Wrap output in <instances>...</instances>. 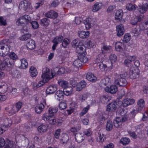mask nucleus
Instances as JSON below:
<instances>
[{"label": "nucleus", "mask_w": 148, "mask_h": 148, "mask_svg": "<svg viewBox=\"0 0 148 148\" xmlns=\"http://www.w3.org/2000/svg\"><path fill=\"white\" fill-rule=\"evenodd\" d=\"M120 112L121 116L116 117L114 119V126L117 128L121 127V126L122 122L125 121L128 118L126 115L123 116L124 115L126 114V112L123 109H120Z\"/></svg>", "instance_id": "1"}, {"label": "nucleus", "mask_w": 148, "mask_h": 148, "mask_svg": "<svg viewBox=\"0 0 148 148\" xmlns=\"http://www.w3.org/2000/svg\"><path fill=\"white\" fill-rule=\"evenodd\" d=\"M55 75V73L54 71H52L51 72L48 68L45 67L43 69L41 77L42 79H44V81L47 82L53 78Z\"/></svg>", "instance_id": "2"}, {"label": "nucleus", "mask_w": 148, "mask_h": 148, "mask_svg": "<svg viewBox=\"0 0 148 148\" xmlns=\"http://www.w3.org/2000/svg\"><path fill=\"white\" fill-rule=\"evenodd\" d=\"M4 148H16V145L14 142L7 138L5 140L2 138H0V147Z\"/></svg>", "instance_id": "3"}, {"label": "nucleus", "mask_w": 148, "mask_h": 148, "mask_svg": "<svg viewBox=\"0 0 148 148\" xmlns=\"http://www.w3.org/2000/svg\"><path fill=\"white\" fill-rule=\"evenodd\" d=\"M12 121L9 119L0 121V134H2L8 130V127L12 125Z\"/></svg>", "instance_id": "4"}, {"label": "nucleus", "mask_w": 148, "mask_h": 148, "mask_svg": "<svg viewBox=\"0 0 148 148\" xmlns=\"http://www.w3.org/2000/svg\"><path fill=\"white\" fill-rule=\"evenodd\" d=\"M42 119L45 121L48 122L51 125H55L56 122V117L54 116L49 115L48 113L43 114Z\"/></svg>", "instance_id": "5"}, {"label": "nucleus", "mask_w": 148, "mask_h": 148, "mask_svg": "<svg viewBox=\"0 0 148 148\" xmlns=\"http://www.w3.org/2000/svg\"><path fill=\"white\" fill-rule=\"evenodd\" d=\"M10 52V48L8 45L3 43H0V56H5Z\"/></svg>", "instance_id": "6"}, {"label": "nucleus", "mask_w": 148, "mask_h": 148, "mask_svg": "<svg viewBox=\"0 0 148 148\" xmlns=\"http://www.w3.org/2000/svg\"><path fill=\"white\" fill-rule=\"evenodd\" d=\"M95 19L91 16L86 18L84 21V23L86 29H89L92 27L95 23Z\"/></svg>", "instance_id": "7"}, {"label": "nucleus", "mask_w": 148, "mask_h": 148, "mask_svg": "<svg viewBox=\"0 0 148 148\" xmlns=\"http://www.w3.org/2000/svg\"><path fill=\"white\" fill-rule=\"evenodd\" d=\"M125 77V74H120L119 76L118 79L115 80V84L121 86H126L127 84V82L126 79L124 78Z\"/></svg>", "instance_id": "8"}, {"label": "nucleus", "mask_w": 148, "mask_h": 148, "mask_svg": "<svg viewBox=\"0 0 148 148\" xmlns=\"http://www.w3.org/2000/svg\"><path fill=\"white\" fill-rule=\"evenodd\" d=\"M15 140L16 143L22 142L24 143V146L26 147L29 145V140L25 138V136L22 134H17L15 138Z\"/></svg>", "instance_id": "9"}, {"label": "nucleus", "mask_w": 148, "mask_h": 148, "mask_svg": "<svg viewBox=\"0 0 148 148\" xmlns=\"http://www.w3.org/2000/svg\"><path fill=\"white\" fill-rule=\"evenodd\" d=\"M19 9L22 10H26L27 9H32V7L30 3L27 1H24L21 2L19 5Z\"/></svg>", "instance_id": "10"}, {"label": "nucleus", "mask_w": 148, "mask_h": 148, "mask_svg": "<svg viewBox=\"0 0 148 148\" xmlns=\"http://www.w3.org/2000/svg\"><path fill=\"white\" fill-rule=\"evenodd\" d=\"M120 103L119 102L115 101L109 103L107 106L106 110L108 112L114 111L117 108L119 107V105Z\"/></svg>", "instance_id": "11"}, {"label": "nucleus", "mask_w": 148, "mask_h": 148, "mask_svg": "<svg viewBox=\"0 0 148 148\" xmlns=\"http://www.w3.org/2000/svg\"><path fill=\"white\" fill-rule=\"evenodd\" d=\"M123 12L121 10H117L115 13V19L118 21L120 22L121 23L125 22V19L123 18Z\"/></svg>", "instance_id": "12"}, {"label": "nucleus", "mask_w": 148, "mask_h": 148, "mask_svg": "<svg viewBox=\"0 0 148 148\" xmlns=\"http://www.w3.org/2000/svg\"><path fill=\"white\" fill-rule=\"evenodd\" d=\"M140 71L138 67H135L132 68L130 73V77L132 79H135L139 77Z\"/></svg>", "instance_id": "13"}, {"label": "nucleus", "mask_w": 148, "mask_h": 148, "mask_svg": "<svg viewBox=\"0 0 148 148\" xmlns=\"http://www.w3.org/2000/svg\"><path fill=\"white\" fill-rule=\"evenodd\" d=\"M135 102L134 99L126 97L123 101L122 103L120 102L121 106L125 107L133 104Z\"/></svg>", "instance_id": "14"}, {"label": "nucleus", "mask_w": 148, "mask_h": 148, "mask_svg": "<svg viewBox=\"0 0 148 148\" xmlns=\"http://www.w3.org/2000/svg\"><path fill=\"white\" fill-rule=\"evenodd\" d=\"M9 59L8 60V62L11 66H13L15 62L18 58L17 55L14 52H11L8 54Z\"/></svg>", "instance_id": "15"}, {"label": "nucleus", "mask_w": 148, "mask_h": 148, "mask_svg": "<svg viewBox=\"0 0 148 148\" xmlns=\"http://www.w3.org/2000/svg\"><path fill=\"white\" fill-rule=\"evenodd\" d=\"M46 104V101L44 100L42 103L37 105L36 106L35 108L36 112L38 114L40 113L43 110Z\"/></svg>", "instance_id": "16"}, {"label": "nucleus", "mask_w": 148, "mask_h": 148, "mask_svg": "<svg viewBox=\"0 0 148 148\" xmlns=\"http://www.w3.org/2000/svg\"><path fill=\"white\" fill-rule=\"evenodd\" d=\"M108 116V114L106 112H103L98 116L97 120L99 123H103Z\"/></svg>", "instance_id": "17"}, {"label": "nucleus", "mask_w": 148, "mask_h": 148, "mask_svg": "<svg viewBox=\"0 0 148 148\" xmlns=\"http://www.w3.org/2000/svg\"><path fill=\"white\" fill-rule=\"evenodd\" d=\"M110 86V87L109 86L106 87L104 88L106 92L111 94L116 93L118 90L117 86L115 85H112Z\"/></svg>", "instance_id": "18"}, {"label": "nucleus", "mask_w": 148, "mask_h": 148, "mask_svg": "<svg viewBox=\"0 0 148 148\" xmlns=\"http://www.w3.org/2000/svg\"><path fill=\"white\" fill-rule=\"evenodd\" d=\"M116 31L117 35L119 37L122 36L125 32V28L122 24L118 25L116 27Z\"/></svg>", "instance_id": "19"}, {"label": "nucleus", "mask_w": 148, "mask_h": 148, "mask_svg": "<svg viewBox=\"0 0 148 148\" xmlns=\"http://www.w3.org/2000/svg\"><path fill=\"white\" fill-rule=\"evenodd\" d=\"M102 3L100 2L95 3L91 8V10L94 12H97L101 10L103 7Z\"/></svg>", "instance_id": "20"}, {"label": "nucleus", "mask_w": 148, "mask_h": 148, "mask_svg": "<svg viewBox=\"0 0 148 148\" xmlns=\"http://www.w3.org/2000/svg\"><path fill=\"white\" fill-rule=\"evenodd\" d=\"M8 84L5 82H0V93H4L10 89Z\"/></svg>", "instance_id": "21"}, {"label": "nucleus", "mask_w": 148, "mask_h": 148, "mask_svg": "<svg viewBox=\"0 0 148 148\" xmlns=\"http://www.w3.org/2000/svg\"><path fill=\"white\" fill-rule=\"evenodd\" d=\"M57 89V86L56 84H52L49 86L47 88L46 92L47 94L53 93Z\"/></svg>", "instance_id": "22"}, {"label": "nucleus", "mask_w": 148, "mask_h": 148, "mask_svg": "<svg viewBox=\"0 0 148 148\" xmlns=\"http://www.w3.org/2000/svg\"><path fill=\"white\" fill-rule=\"evenodd\" d=\"M77 105L76 102H72L70 104L69 109L66 111L67 114L69 115L71 114L77 108Z\"/></svg>", "instance_id": "23"}, {"label": "nucleus", "mask_w": 148, "mask_h": 148, "mask_svg": "<svg viewBox=\"0 0 148 148\" xmlns=\"http://www.w3.org/2000/svg\"><path fill=\"white\" fill-rule=\"evenodd\" d=\"M145 108V102L142 99L138 100L137 102V106L136 111L140 112L144 110Z\"/></svg>", "instance_id": "24"}, {"label": "nucleus", "mask_w": 148, "mask_h": 148, "mask_svg": "<svg viewBox=\"0 0 148 148\" xmlns=\"http://www.w3.org/2000/svg\"><path fill=\"white\" fill-rule=\"evenodd\" d=\"M143 18V16L142 15H140L138 16H133L131 20L130 23L132 25H135L138 22L141 21Z\"/></svg>", "instance_id": "25"}, {"label": "nucleus", "mask_w": 148, "mask_h": 148, "mask_svg": "<svg viewBox=\"0 0 148 148\" xmlns=\"http://www.w3.org/2000/svg\"><path fill=\"white\" fill-rule=\"evenodd\" d=\"M75 141L77 143H80L82 142L85 138L84 135L82 133H78L75 135Z\"/></svg>", "instance_id": "26"}, {"label": "nucleus", "mask_w": 148, "mask_h": 148, "mask_svg": "<svg viewBox=\"0 0 148 148\" xmlns=\"http://www.w3.org/2000/svg\"><path fill=\"white\" fill-rule=\"evenodd\" d=\"M112 80L109 77H106L102 79L101 81V86H105L106 87L109 86L111 85Z\"/></svg>", "instance_id": "27"}, {"label": "nucleus", "mask_w": 148, "mask_h": 148, "mask_svg": "<svg viewBox=\"0 0 148 148\" xmlns=\"http://www.w3.org/2000/svg\"><path fill=\"white\" fill-rule=\"evenodd\" d=\"M148 5L147 3L142 5L140 4L138 6V10L141 13L143 14L148 9Z\"/></svg>", "instance_id": "28"}, {"label": "nucleus", "mask_w": 148, "mask_h": 148, "mask_svg": "<svg viewBox=\"0 0 148 148\" xmlns=\"http://www.w3.org/2000/svg\"><path fill=\"white\" fill-rule=\"evenodd\" d=\"M58 83L59 86L64 89L69 88V83L66 81L60 79L58 80Z\"/></svg>", "instance_id": "29"}, {"label": "nucleus", "mask_w": 148, "mask_h": 148, "mask_svg": "<svg viewBox=\"0 0 148 148\" xmlns=\"http://www.w3.org/2000/svg\"><path fill=\"white\" fill-rule=\"evenodd\" d=\"M90 33L89 31H79L78 32L79 36L82 38H88L90 35Z\"/></svg>", "instance_id": "30"}, {"label": "nucleus", "mask_w": 148, "mask_h": 148, "mask_svg": "<svg viewBox=\"0 0 148 148\" xmlns=\"http://www.w3.org/2000/svg\"><path fill=\"white\" fill-rule=\"evenodd\" d=\"M76 52L78 53H83L86 52V48L82 42L76 48Z\"/></svg>", "instance_id": "31"}, {"label": "nucleus", "mask_w": 148, "mask_h": 148, "mask_svg": "<svg viewBox=\"0 0 148 148\" xmlns=\"http://www.w3.org/2000/svg\"><path fill=\"white\" fill-rule=\"evenodd\" d=\"M48 128V125L43 124L38 126V130L40 133H43L47 131Z\"/></svg>", "instance_id": "32"}, {"label": "nucleus", "mask_w": 148, "mask_h": 148, "mask_svg": "<svg viewBox=\"0 0 148 148\" xmlns=\"http://www.w3.org/2000/svg\"><path fill=\"white\" fill-rule=\"evenodd\" d=\"M55 97L59 101L62 100L64 97L63 92L61 90H58L56 93Z\"/></svg>", "instance_id": "33"}, {"label": "nucleus", "mask_w": 148, "mask_h": 148, "mask_svg": "<svg viewBox=\"0 0 148 148\" xmlns=\"http://www.w3.org/2000/svg\"><path fill=\"white\" fill-rule=\"evenodd\" d=\"M46 16L49 18H55L58 16V13L53 10L48 12L46 14Z\"/></svg>", "instance_id": "34"}, {"label": "nucleus", "mask_w": 148, "mask_h": 148, "mask_svg": "<svg viewBox=\"0 0 148 148\" xmlns=\"http://www.w3.org/2000/svg\"><path fill=\"white\" fill-rule=\"evenodd\" d=\"M58 111V109L56 107H51L48 110V112H45L44 114L48 113L49 115L54 116V114L56 113Z\"/></svg>", "instance_id": "35"}, {"label": "nucleus", "mask_w": 148, "mask_h": 148, "mask_svg": "<svg viewBox=\"0 0 148 148\" xmlns=\"http://www.w3.org/2000/svg\"><path fill=\"white\" fill-rule=\"evenodd\" d=\"M112 49L111 47L106 45H103L101 48L102 54L109 53Z\"/></svg>", "instance_id": "36"}, {"label": "nucleus", "mask_w": 148, "mask_h": 148, "mask_svg": "<svg viewBox=\"0 0 148 148\" xmlns=\"http://www.w3.org/2000/svg\"><path fill=\"white\" fill-rule=\"evenodd\" d=\"M31 76L32 77H36L38 75V71L36 68L32 66L29 68V71Z\"/></svg>", "instance_id": "37"}, {"label": "nucleus", "mask_w": 148, "mask_h": 148, "mask_svg": "<svg viewBox=\"0 0 148 148\" xmlns=\"http://www.w3.org/2000/svg\"><path fill=\"white\" fill-rule=\"evenodd\" d=\"M86 78L88 80L93 82L95 81L97 79L96 77L91 73H88L87 74Z\"/></svg>", "instance_id": "38"}, {"label": "nucleus", "mask_w": 148, "mask_h": 148, "mask_svg": "<svg viewBox=\"0 0 148 148\" xmlns=\"http://www.w3.org/2000/svg\"><path fill=\"white\" fill-rule=\"evenodd\" d=\"M26 46L27 48L30 49H34L36 46L35 42L34 40L31 39L27 43Z\"/></svg>", "instance_id": "39"}, {"label": "nucleus", "mask_w": 148, "mask_h": 148, "mask_svg": "<svg viewBox=\"0 0 148 148\" xmlns=\"http://www.w3.org/2000/svg\"><path fill=\"white\" fill-rule=\"evenodd\" d=\"M86 85V82L83 81H82L79 82L76 86V90L77 91H81Z\"/></svg>", "instance_id": "40"}, {"label": "nucleus", "mask_w": 148, "mask_h": 148, "mask_svg": "<svg viewBox=\"0 0 148 148\" xmlns=\"http://www.w3.org/2000/svg\"><path fill=\"white\" fill-rule=\"evenodd\" d=\"M21 63L20 68L22 69H25L27 68L28 63L27 60L25 58H23L20 60Z\"/></svg>", "instance_id": "41"}, {"label": "nucleus", "mask_w": 148, "mask_h": 148, "mask_svg": "<svg viewBox=\"0 0 148 148\" xmlns=\"http://www.w3.org/2000/svg\"><path fill=\"white\" fill-rule=\"evenodd\" d=\"M105 138L104 135L103 133L99 132L98 133L97 136V140L99 142H103Z\"/></svg>", "instance_id": "42"}, {"label": "nucleus", "mask_w": 148, "mask_h": 148, "mask_svg": "<svg viewBox=\"0 0 148 148\" xmlns=\"http://www.w3.org/2000/svg\"><path fill=\"white\" fill-rule=\"evenodd\" d=\"M109 59L111 64V66H108V68L110 69H112L113 66V63L115 62L116 61L117 57L114 54L111 55L110 56Z\"/></svg>", "instance_id": "43"}, {"label": "nucleus", "mask_w": 148, "mask_h": 148, "mask_svg": "<svg viewBox=\"0 0 148 148\" xmlns=\"http://www.w3.org/2000/svg\"><path fill=\"white\" fill-rule=\"evenodd\" d=\"M16 24L19 26H22L26 24L22 16H20L16 22Z\"/></svg>", "instance_id": "44"}, {"label": "nucleus", "mask_w": 148, "mask_h": 148, "mask_svg": "<svg viewBox=\"0 0 148 148\" xmlns=\"http://www.w3.org/2000/svg\"><path fill=\"white\" fill-rule=\"evenodd\" d=\"M123 44L120 42H117L115 43V49L116 51H120L123 50L122 46Z\"/></svg>", "instance_id": "45"}, {"label": "nucleus", "mask_w": 148, "mask_h": 148, "mask_svg": "<svg viewBox=\"0 0 148 148\" xmlns=\"http://www.w3.org/2000/svg\"><path fill=\"white\" fill-rule=\"evenodd\" d=\"M1 62L0 64V70H4L5 69L6 66L8 64V62L6 59L3 61L1 60Z\"/></svg>", "instance_id": "46"}, {"label": "nucleus", "mask_w": 148, "mask_h": 148, "mask_svg": "<svg viewBox=\"0 0 148 148\" xmlns=\"http://www.w3.org/2000/svg\"><path fill=\"white\" fill-rule=\"evenodd\" d=\"M61 137V138L60 139V140L63 143H66L69 139L68 136L66 133H62Z\"/></svg>", "instance_id": "47"}, {"label": "nucleus", "mask_w": 148, "mask_h": 148, "mask_svg": "<svg viewBox=\"0 0 148 148\" xmlns=\"http://www.w3.org/2000/svg\"><path fill=\"white\" fill-rule=\"evenodd\" d=\"M86 53V52H84V53H82L80 55L79 57V59L81 61V62L86 63L88 60V58L85 56Z\"/></svg>", "instance_id": "48"}, {"label": "nucleus", "mask_w": 148, "mask_h": 148, "mask_svg": "<svg viewBox=\"0 0 148 148\" xmlns=\"http://www.w3.org/2000/svg\"><path fill=\"white\" fill-rule=\"evenodd\" d=\"M44 79H42V80L38 83H34L33 84V87L35 89H36L37 88H39L42 86H43L45 83L47 82H45L44 81Z\"/></svg>", "instance_id": "49"}, {"label": "nucleus", "mask_w": 148, "mask_h": 148, "mask_svg": "<svg viewBox=\"0 0 148 148\" xmlns=\"http://www.w3.org/2000/svg\"><path fill=\"white\" fill-rule=\"evenodd\" d=\"M49 19L47 18H45L40 20V23L42 26H47L49 25Z\"/></svg>", "instance_id": "50"}, {"label": "nucleus", "mask_w": 148, "mask_h": 148, "mask_svg": "<svg viewBox=\"0 0 148 148\" xmlns=\"http://www.w3.org/2000/svg\"><path fill=\"white\" fill-rule=\"evenodd\" d=\"M108 66H107L106 64H104L103 62H101L100 63L99 65V67L100 69L102 71H106L108 70V68L109 70H110L108 68Z\"/></svg>", "instance_id": "51"}, {"label": "nucleus", "mask_w": 148, "mask_h": 148, "mask_svg": "<svg viewBox=\"0 0 148 148\" xmlns=\"http://www.w3.org/2000/svg\"><path fill=\"white\" fill-rule=\"evenodd\" d=\"M82 43L79 39H76L74 40L72 43V46L74 47H77Z\"/></svg>", "instance_id": "52"}, {"label": "nucleus", "mask_w": 148, "mask_h": 148, "mask_svg": "<svg viewBox=\"0 0 148 148\" xmlns=\"http://www.w3.org/2000/svg\"><path fill=\"white\" fill-rule=\"evenodd\" d=\"M104 57L105 56L104 54H100L98 55L96 59V63H101L102 62H103V59Z\"/></svg>", "instance_id": "53"}, {"label": "nucleus", "mask_w": 148, "mask_h": 148, "mask_svg": "<svg viewBox=\"0 0 148 148\" xmlns=\"http://www.w3.org/2000/svg\"><path fill=\"white\" fill-rule=\"evenodd\" d=\"M141 30L139 26H137L135 28L133 29L132 32L138 36L140 33Z\"/></svg>", "instance_id": "54"}, {"label": "nucleus", "mask_w": 148, "mask_h": 148, "mask_svg": "<svg viewBox=\"0 0 148 148\" xmlns=\"http://www.w3.org/2000/svg\"><path fill=\"white\" fill-rule=\"evenodd\" d=\"M113 125L112 122L110 120L107 121L106 125V129L107 130L110 131L112 130Z\"/></svg>", "instance_id": "55"}, {"label": "nucleus", "mask_w": 148, "mask_h": 148, "mask_svg": "<svg viewBox=\"0 0 148 148\" xmlns=\"http://www.w3.org/2000/svg\"><path fill=\"white\" fill-rule=\"evenodd\" d=\"M63 39V37L62 36H57L53 40V42L58 44V43L61 42L62 41Z\"/></svg>", "instance_id": "56"}, {"label": "nucleus", "mask_w": 148, "mask_h": 148, "mask_svg": "<svg viewBox=\"0 0 148 148\" xmlns=\"http://www.w3.org/2000/svg\"><path fill=\"white\" fill-rule=\"evenodd\" d=\"M67 107L66 101L63 100L62 101L59 103V107L61 110H64Z\"/></svg>", "instance_id": "57"}, {"label": "nucleus", "mask_w": 148, "mask_h": 148, "mask_svg": "<svg viewBox=\"0 0 148 148\" xmlns=\"http://www.w3.org/2000/svg\"><path fill=\"white\" fill-rule=\"evenodd\" d=\"M137 6L135 4L133 5L132 3H129L127 5L126 9L129 10H132L136 9Z\"/></svg>", "instance_id": "58"}, {"label": "nucleus", "mask_w": 148, "mask_h": 148, "mask_svg": "<svg viewBox=\"0 0 148 148\" xmlns=\"http://www.w3.org/2000/svg\"><path fill=\"white\" fill-rule=\"evenodd\" d=\"M31 36L30 34H27L22 35L19 38V39L22 40H27L30 38Z\"/></svg>", "instance_id": "59"}, {"label": "nucleus", "mask_w": 148, "mask_h": 148, "mask_svg": "<svg viewBox=\"0 0 148 148\" xmlns=\"http://www.w3.org/2000/svg\"><path fill=\"white\" fill-rule=\"evenodd\" d=\"M131 38V35L129 33H126L124 35L123 41L124 42H127L130 40Z\"/></svg>", "instance_id": "60"}, {"label": "nucleus", "mask_w": 148, "mask_h": 148, "mask_svg": "<svg viewBox=\"0 0 148 148\" xmlns=\"http://www.w3.org/2000/svg\"><path fill=\"white\" fill-rule=\"evenodd\" d=\"M90 108L89 105H88L84 107L80 114V116H83L86 114L88 112Z\"/></svg>", "instance_id": "61"}, {"label": "nucleus", "mask_w": 148, "mask_h": 148, "mask_svg": "<svg viewBox=\"0 0 148 148\" xmlns=\"http://www.w3.org/2000/svg\"><path fill=\"white\" fill-rule=\"evenodd\" d=\"M73 65L77 67L81 66L82 65V62L79 59L75 60L73 63Z\"/></svg>", "instance_id": "62"}, {"label": "nucleus", "mask_w": 148, "mask_h": 148, "mask_svg": "<svg viewBox=\"0 0 148 148\" xmlns=\"http://www.w3.org/2000/svg\"><path fill=\"white\" fill-rule=\"evenodd\" d=\"M26 24H27L29 23H30L31 22V18L30 16L28 15H25L22 16Z\"/></svg>", "instance_id": "63"}, {"label": "nucleus", "mask_w": 148, "mask_h": 148, "mask_svg": "<svg viewBox=\"0 0 148 148\" xmlns=\"http://www.w3.org/2000/svg\"><path fill=\"white\" fill-rule=\"evenodd\" d=\"M130 139L127 138H122L120 140V143L123 145L128 144L130 142Z\"/></svg>", "instance_id": "64"}]
</instances>
